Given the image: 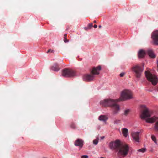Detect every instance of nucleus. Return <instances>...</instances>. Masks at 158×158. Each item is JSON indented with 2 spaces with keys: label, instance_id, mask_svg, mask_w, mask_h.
Here are the masks:
<instances>
[{
  "label": "nucleus",
  "instance_id": "obj_23",
  "mask_svg": "<svg viewBox=\"0 0 158 158\" xmlns=\"http://www.w3.org/2000/svg\"><path fill=\"white\" fill-rule=\"evenodd\" d=\"M98 143V139H94L93 141V143L95 145H97Z\"/></svg>",
  "mask_w": 158,
  "mask_h": 158
},
{
  "label": "nucleus",
  "instance_id": "obj_12",
  "mask_svg": "<svg viewBox=\"0 0 158 158\" xmlns=\"http://www.w3.org/2000/svg\"><path fill=\"white\" fill-rule=\"evenodd\" d=\"M112 110V113L114 114H116L118 113L120 110L119 106L117 103L111 107Z\"/></svg>",
  "mask_w": 158,
  "mask_h": 158
},
{
  "label": "nucleus",
  "instance_id": "obj_21",
  "mask_svg": "<svg viewBox=\"0 0 158 158\" xmlns=\"http://www.w3.org/2000/svg\"><path fill=\"white\" fill-rule=\"evenodd\" d=\"M145 150H146L145 148H141V149L138 150V151L143 153L145 152Z\"/></svg>",
  "mask_w": 158,
  "mask_h": 158
},
{
  "label": "nucleus",
  "instance_id": "obj_27",
  "mask_svg": "<svg viewBox=\"0 0 158 158\" xmlns=\"http://www.w3.org/2000/svg\"><path fill=\"white\" fill-rule=\"evenodd\" d=\"M64 41L65 43H66L68 42L69 41V40L67 39L66 37H65V38H64Z\"/></svg>",
  "mask_w": 158,
  "mask_h": 158
},
{
  "label": "nucleus",
  "instance_id": "obj_25",
  "mask_svg": "<svg viewBox=\"0 0 158 158\" xmlns=\"http://www.w3.org/2000/svg\"><path fill=\"white\" fill-rule=\"evenodd\" d=\"M93 27V23H90L88 24V27L89 29H90Z\"/></svg>",
  "mask_w": 158,
  "mask_h": 158
},
{
  "label": "nucleus",
  "instance_id": "obj_16",
  "mask_svg": "<svg viewBox=\"0 0 158 158\" xmlns=\"http://www.w3.org/2000/svg\"><path fill=\"white\" fill-rule=\"evenodd\" d=\"M51 69L55 71H58L60 70V68L57 64H55L51 67Z\"/></svg>",
  "mask_w": 158,
  "mask_h": 158
},
{
  "label": "nucleus",
  "instance_id": "obj_17",
  "mask_svg": "<svg viewBox=\"0 0 158 158\" xmlns=\"http://www.w3.org/2000/svg\"><path fill=\"white\" fill-rule=\"evenodd\" d=\"M107 117L105 115H102L100 116L98 119L100 121H106L108 119Z\"/></svg>",
  "mask_w": 158,
  "mask_h": 158
},
{
  "label": "nucleus",
  "instance_id": "obj_15",
  "mask_svg": "<svg viewBox=\"0 0 158 158\" xmlns=\"http://www.w3.org/2000/svg\"><path fill=\"white\" fill-rule=\"evenodd\" d=\"M147 53L149 56L152 58L155 57V55L154 54L153 50L151 49H148L147 51Z\"/></svg>",
  "mask_w": 158,
  "mask_h": 158
},
{
  "label": "nucleus",
  "instance_id": "obj_24",
  "mask_svg": "<svg viewBox=\"0 0 158 158\" xmlns=\"http://www.w3.org/2000/svg\"><path fill=\"white\" fill-rule=\"evenodd\" d=\"M120 120L118 119H116L114 121V124H118L119 123Z\"/></svg>",
  "mask_w": 158,
  "mask_h": 158
},
{
  "label": "nucleus",
  "instance_id": "obj_5",
  "mask_svg": "<svg viewBox=\"0 0 158 158\" xmlns=\"http://www.w3.org/2000/svg\"><path fill=\"white\" fill-rule=\"evenodd\" d=\"M145 75L148 81L152 82L154 85H156L158 82L157 77L155 75L152 74L150 72L146 71Z\"/></svg>",
  "mask_w": 158,
  "mask_h": 158
},
{
  "label": "nucleus",
  "instance_id": "obj_34",
  "mask_svg": "<svg viewBox=\"0 0 158 158\" xmlns=\"http://www.w3.org/2000/svg\"><path fill=\"white\" fill-rule=\"evenodd\" d=\"M98 27H99V28H101V27L102 26L101 25H99L98 26Z\"/></svg>",
  "mask_w": 158,
  "mask_h": 158
},
{
  "label": "nucleus",
  "instance_id": "obj_11",
  "mask_svg": "<svg viewBox=\"0 0 158 158\" xmlns=\"http://www.w3.org/2000/svg\"><path fill=\"white\" fill-rule=\"evenodd\" d=\"M84 142L81 139H76L74 142V145L76 146H78L80 150L84 145Z\"/></svg>",
  "mask_w": 158,
  "mask_h": 158
},
{
  "label": "nucleus",
  "instance_id": "obj_26",
  "mask_svg": "<svg viewBox=\"0 0 158 158\" xmlns=\"http://www.w3.org/2000/svg\"><path fill=\"white\" fill-rule=\"evenodd\" d=\"M53 51H53V50H51V49H49V50L48 51H47V53H49V52H51V53H52V52H53Z\"/></svg>",
  "mask_w": 158,
  "mask_h": 158
},
{
  "label": "nucleus",
  "instance_id": "obj_35",
  "mask_svg": "<svg viewBox=\"0 0 158 158\" xmlns=\"http://www.w3.org/2000/svg\"><path fill=\"white\" fill-rule=\"evenodd\" d=\"M157 91H158V88L157 89Z\"/></svg>",
  "mask_w": 158,
  "mask_h": 158
},
{
  "label": "nucleus",
  "instance_id": "obj_8",
  "mask_svg": "<svg viewBox=\"0 0 158 158\" xmlns=\"http://www.w3.org/2000/svg\"><path fill=\"white\" fill-rule=\"evenodd\" d=\"M62 75L65 77H73L75 75V73L72 69L66 68L62 70Z\"/></svg>",
  "mask_w": 158,
  "mask_h": 158
},
{
  "label": "nucleus",
  "instance_id": "obj_32",
  "mask_svg": "<svg viewBox=\"0 0 158 158\" xmlns=\"http://www.w3.org/2000/svg\"><path fill=\"white\" fill-rule=\"evenodd\" d=\"M64 38H65V37H66L67 34H64Z\"/></svg>",
  "mask_w": 158,
  "mask_h": 158
},
{
  "label": "nucleus",
  "instance_id": "obj_10",
  "mask_svg": "<svg viewBox=\"0 0 158 158\" xmlns=\"http://www.w3.org/2000/svg\"><path fill=\"white\" fill-rule=\"evenodd\" d=\"M152 37L154 44L156 45H158V31H156L152 33Z\"/></svg>",
  "mask_w": 158,
  "mask_h": 158
},
{
  "label": "nucleus",
  "instance_id": "obj_22",
  "mask_svg": "<svg viewBox=\"0 0 158 158\" xmlns=\"http://www.w3.org/2000/svg\"><path fill=\"white\" fill-rule=\"evenodd\" d=\"M129 110H125L124 112V114L125 115H127L129 113Z\"/></svg>",
  "mask_w": 158,
  "mask_h": 158
},
{
  "label": "nucleus",
  "instance_id": "obj_33",
  "mask_svg": "<svg viewBox=\"0 0 158 158\" xmlns=\"http://www.w3.org/2000/svg\"><path fill=\"white\" fill-rule=\"evenodd\" d=\"M94 23H96V21H95V20H94Z\"/></svg>",
  "mask_w": 158,
  "mask_h": 158
},
{
  "label": "nucleus",
  "instance_id": "obj_6",
  "mask_svg": "<svg viewBox=\"0 0 158 158\" xmlns=\"http://www.w3.org/2000/svg\"><path fill=\"white\" fill-rule=\"evenodd\" d=\"M132 71L134 73L135 76L137 78H140L141 76L143 69L141 66L138 65L133 66L131 68Z\"/></svg>",
  "mask_w": 158,
  "mask_h": 158
},
{
  "label": "nucleus",
  "instance_id": "obj_14",
  "mask_svg": "<svg viewBox=\"0 0 158 158\" xmlns=\"http://www.w3.org/2000/svg\"><path fill=\"white\" fill-rule=\"evenodd\" d=\"M145 51L143 50H140L138 53V57L139 58H143L144 57L145 55Z\"/></svg>",
  "mask_w": 158,
  "mask_h": 158
},
{
  "label": "nucleus",
  "instance_id": "obj_2",
  "mask_svg": "<svg viewBox=\"0 0 158 158\" xmlns=\"http://www.w3.org/2000/svg\"><path fill=\"white\" fill-rule=\"evenodd\" d=\"M101 69V67L98 66L96 67H93L91 71L90 74H87L84 76V79L85 81H90L93 80L94 78V75H98L99 71Z\"/></svg>",
  "mask_w": 158,
  "mask_h": 158
},
{
  "label": "nucleus",
  "instance_id": "obj_18",
  "mask_svg": "<svg viewBox=\"0 0 158 158\" xmlns=\"http://www.w3.org/2000/svg\"><path fill=\"white\" fill-rule=\"evenodd\" d=\"M123 134L125 137H127L128 134V130L127 128H123L122 129Z\"/></svg>",
  "mask_w": 158,
  "mask_h": 158
},
{
  "label": "nucleus",
  "instance_id": "obj_20",
  "mask_svg": "<svg viewBox=\"0 0 158 158\" xmlns=\"http://www.w3.org/2000/svg\"><path fill=\"white\" fill-rule=\"evenodd\" d=\"M70 127L72 129H75L76 128V125L74 123H72L70 125Z\"/></svg>",
  "mask_w": 158,
  "mask_h": 158
},
{
  "label": "nucleus",
  "instance_id": "obj_19",
  "mask_svg": "<svg viewBox=\"0 0 158 158\" xmlns=\"http://www.w3.org/2000/svg\"><path fill=\"white\" fill-rule=\"evenodd\" d=\"M151 138L152 140L156 144H157V142L156 140V137L154 135H152L151 136Z\"/></svg>",
  "mask_w": 158,
  "mask_h": 158
},
{
  "label": "nucleus",
  "instance_id": "obj_1",
  "mask_svg": "<svg viewBox=\"0 0 158 158\" xmlns=\"http://www.w3.org/2000/svg\"><path fill=\"white\" fill-rule=\"evenodd\" d=\"M141 108L143 109V111L140 115L142 119H145L146 122L148 123H152L156 122L154 126V131L157 132H158V117L154 116L151 117L150 112L149 109L144 105L141 106Z\"/></svg>",
  "mask_w": 158,
  "mask_h": 158
},
{
  "label": "nucleus",
  "instance_id": "obj_7",
  "mask_svg": "<svg viewBox=\"0 0 158 158\" xmlns=\"http://www.w3.org/2000/svg\"><path fill=\"white\" fill-rule=\"evenodd\" d=\"M116 99H106L101 101V104L104 106H110L111 107L114 105L118 101Z\"/></svg>",
  "mask_w": 158,
  "mask_h": 158
},
{
  "label": "nucleus",
  "instance_id": "obj_29",
  "mask_svg": "<svg viewBox=\"0 0 158 158\" xmlns=\"http://www.w3.org/2000/svg\"><path fill=\"white\" fill-rule=\"evenodd\" d=\"M124 73H122L120 74V76L121 77H123L124 76Z\"/></svg>",
  "mask_w": 158,
  "mask_h": 158
},
{
  "label": "nucleus",
  "instance_id": "obj_28",
  "mask_svg": "<svg viewBox=\"0 0 158 158\" xmlns=\"http://www.w3.org/2000/svg\"><path fill=\"white\" fill-rule=\"evenodd\" d=\"M88 156L87 155H83L81 156V158H88Z\"/></svg>",
  "mask_w": 158,
  "mask_h": 158
},
{
  "label": "nucleus",
  "instance_id": "obj_30",
  "mask_svg": "<svg viewBox=\"0 0 158 158\" xmlns=\"http://www.w3.org/2000/svg\"><path fill=\"white\" fill-rule=\"evenodd\" d=\"M94 27L95 28H97V25L96 24L94 25Z\"/></svg>",
  "mask_w": 158,
  "mask_h": 158
},
{
  "label": "nucleus",
  "instance_id": "obj_9",
  "mask_svg": "<svg viewBox=\"0 0 158 158\" xmlns=\"http://www.w3.org/2000/svg\"><path fill=\"white\" fill-rule=\"evenodd\" d=\"M121 143L120 141L116 140L114 141L111 142L109 145L110 148L111 150H115L118 151Z\"/></svg>",
  "mask_w": 158,
  "mask_h": 158
},
{
  "label": "nucleus",
  "instance_id": "obj_13",
  "mask_svg": "<svg viewBox=\"0 0 158 158\" xmlns=\"http://www.w3.org/2000/svg\"><path fill=\"white\" fill-rule=\"evenodd\" d=\"M139 132H133L132 135L134 141L137 142H139Z\"/></svg>",
  "mask_w": 158,
  "mask_h": 158
},
{
  "label": "nucleus",
  "instance_id": "obj_3",
  "mask_svg": "<svg viewBox=\"0 0 158 158\" xmlns=\"http://www.w3.org/2000/svg\"><path fill=\"white\" fill-rule=\"evenodd\" d=\"M132 98V93L131 91L129 90L126 89L122 92L120 97L117 99L116 100L121 101L130 99Z\"/></svg>",
  "mask_w": 158,
  "mask_h": 158
},
{
  "label": "nucleus",
  "instance_id": "obj_4",
  "mask_svg": "<svg viewBox=\"0 0 158 158\" xmlns=\"http://www.w3.org/2000/svg\"><path fill=\"white\" fill-rule=\"evenodd\" d=\"M129 150V147L127 144L121 143L118 150L119 156L124 157L126 156Z\"/></svg>",
  "mask_w": 158,
  "mask_h": 158
},
{
  "label": "nucleus",
  "instance_id": "obj_31",
  "mask_svg": "<svg viewBox=\"0 0 158 158\" xmlns=\"http://www.w3.org/2000/svg\"><path fill=\"white\" fill-rule=\"evenodd\" d=\"M101 139H103L104 138V136H102L101 137Z\"/></svg>",
  "mask_w": 158,
  "mask_h": 158
}]
</instances>
